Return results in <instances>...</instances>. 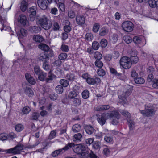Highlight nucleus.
<instances>
[{"label":"nucleus","instance_id":"34","mask_svg":"<svg viewBox=\"0 0 158 158\" xmlns=\"http://www.w3.org/2000/svg\"><path fill=\"white\" fill-rule=\"evenodd\" d=\"M134 81L136 84H142L145 82L144 79L141 77H137L134 79Z\"/></svg>","mask_w":158,"mask_h":158},{"label":"nucleus","instance_id":"4","mask_svg":"<svg viewBox=\"0 0 158 158\" xmlns=\"http://www.w3.org/2000/svg\"><path fill=\"white\" fill-rule=\"evenodd\" d=\"M120 64L124 69H127L131 67L132 63L129 57L124 56L122 57L120 60Z\"/></svg>","mask_w":158,"mask_h":158},{"label":"nucleus","instance_id":"54","mask_svg":"<svg viewBox=\"0 0 158 158\" xmlns=\"http://www.w3.org/2000/svg\"><path fill=\"white\" fill-rule=\"evenodd\" d=\"M94 64L96 67L99 68H102L103 66V63L100 60H97L95 62Z\"/></svg>","mask_w":158,"mask_h":158},{"label":"nucleus","instance_id":"1","mask_svg":"<svg viewBox=\"0 0 158 158\" xmlns=\"http://www.w3.org/2000/svg\"><path fill=\"white\" fill-rule=\"evenodd\" d=\"M37 23L45 30L50 29L52 26L51 20L47 16L43 15L41 17L37 18Z\"/></svg>","mask_w":158,"mask_h":158},{"label":"nucleus","instance_id":"15","mask_svg":"<svg viewBox=\"0 0 158 158\" xmlns=\"http://www.w3.org/2000/svg\"><path fill=\"white\" fill-rule=\"evenodd\" d=\"M29 30L33 34L39 33L41 30V27L38 26H31L29 27Z\"/></svg>","mask_w":158,"mask_h":158},{"label":"nucleus","instance_id":"12","mask_svg":"<svg viewBox=\"0 0 158 158\" xmlns=\"http://www.w3.org/2000/svg\"><path fill=\"white\" fill-rule=\"evenodd\" d=\"M76 21L77 24L79 25L82 26L85 23V19L83 15H78L76 16Z\"/></svg>","mask_w":158,"mask_h":158},{"label":"nucleus","instance_id":"44","mask_svg":"<svg viewBox=\"0 0 158 158\" xmlns=\"http://www.w3.org/2000/svg\"><path fill=\"white\" fill-rule=\"evenodd\" d=\"M100 45L99 43L96 41H94L92 43V47L94 50H98L100 47Z\"/></svg>","mask_w":158,"mask_h":158},{"label":"nucleus","instance_id":"28","mask_svg":"<svg viewBox=\"0 0 158 158\" xmlns=\"http://www.w3.org/2000/svg\"><path fill=\"white\" fill-rule=\"evenodd\" d=\"M0 22L2 25L3 28H1V31L5 29V30H6L5 25L6 24L7 20L4 17H2V16L0 17Z\"/></svg>","mask_w":158,"mask_h":158},{"label":"nucleus","instance_id":"51","mask_svg":"<svg viewBox=\"0 0 158 158\" xmlns=\"http://www.w3.org/2000/svg\"><path fill=\"white\" fill-rule=\"evenodd\" d=\"M68 57V55L65 53H61L58 56V58L60 60H65Z\"/></svg>","mask_w":158,"mask_h":158},{"label":"nucleus","instance_id":"47","mask_svg":"<svg viewBox=\"0 0 158 158\" xmlns=\"http://www.w3.org/2000/svg\"><path fill=\"white\" fill-rule=\"evenodd\" d=\"M52 29L54 31H59L60 26L59 23L56 22H55L52 27Z\"/></svg>","mask_w":158,"mask_h":158},{"label":"nucleus","instance_id":"42","mask_svg":"<svg viewBox=\"0 0 158 158\" xmlns=\"http://www.w3.org/2000/svg\"><path fill=\"white\" fill-rule=\"evenodd\" d=\"M107 41L105 39H102L100 43V46L102 48H106L107 45Z\"/></svg>","mask_w":158,"mask_h":158},{"label":"nucleus","instance_id":"52","mask_svg":"<svg viewBox=\"0 0 158 158\" xmlns=\"http://www.w3.org/2000/svg\"><path fill=\"white\" fill-rule=\"evenodd\" d=\"M42 67L46 71H48L50 70V66L47 61L43 62Z\"/></svg>","mask_w":158,"mask_h":158},{"label":"nucleus","instance_id":"22","mask_svg":"<svg viewBox=\"0 0 158 158\" xmlns=\"http://www.w3.org/2000/svg\"><path fill=\"white\" fill-rule=\"evenodd\" d=\"M56 77V76L50 71L48 74V77L45 79V81L46 82H51Z\"/></svg>","mask_w":158,"mask_h":158},{"label":"nucleus","instance_id":"60","mask_svg":"<svg viewBox=\"0 0 158 158\" xmlns=\"http://www.w3.org/2000/svg\"><path fill=\"white\" fill-rule=\"evenodd\" d=\"M8 137L7 134L5 133H2L0 134V139L2 141L7 140Z\"/></svg>","mask_w":158,"mask_h":158},{"label":"nucleus","instance_id":"32","mask_svg":"<svg viewBox=\"0 0 158 158\" xmlns=\"http://www.w3.org/2000/svg\"><path fill=\"white\" fill-rule=\"evenodd\" d=\"M81 129V127L80 124H75L72 127V130L73 132L76 133L79 132Z\"/></svg>","mask_w":158,"mask_h":158},{"label":"nucleus","instance_id":"59","mask_svg":"<svg viewBox=\"0 0 158 158\" xmlns=\"http://www.w3.org/2000/svg\"><path fill=\"white\" fill-rule=\"evenodd\" d=\"M131 77L134 79L138 77V74L136 72L135 70L134 69L132 70L131 73Z\"/></svg>","mask_w":158,"mask_h":158},{"label":"nucleus","instance_id":"63","mask_svg":"<svg viewBox=\"0 0 158 158\" xmlns=\"http://www.w3.org/2000/svg\"><path fill=\"white\" fill-rule=\"evenodd\" d=\"M123 38L124 41L127 44H129L132 41V38L129 36H125Z\"/></svg>","mask_w":158,"mask_h":158},{"label":"nucleus","instance_id":"35","mask_svg":"<svg viewBox=\"0 0 158 158\" xmlns=\"http://www.w3.org/2000/svg\"><path fill=\"white\" fill-rule=\"evenodd\" d=\"M45 52V55L46 56V59L49 60V57H52L54 56L53 51L52 49L49 48V49L46 51Z\"/></svg>","mask_w":158,"mask_h":158},{"label":"nucleus","instance_id":"48","mask_svg":"<svg viewBox=\"0 0 158 158\" xmlns=\"http://www.w3.org/2000/svg\"><path fill=\"white\" fill-rule=\"evenodd\" d=\"M85 39L89 41H91L93 39V36L91 33H87L85 35Z\"/></svg>","mask_w":158,"mask_h":158},{"label":"nucleus","instance_id":"62","mask_svg":"<svg viewBox=\"0 0 158 158\" xmlns=\"http://www.w3.org/2000/svg\"><path fill=\"white\" fill-rule=\"evenodd\" d=\"M100 27V25L98 23H95L94 24L93 28V31L95 32H97L98 30L99 29Z\"/></svg>","mask_w":158,"mask_h":158},{"label":"nucleus","instance_id":"49","mask_svg":"<svg viewBox=\"0 0 158 158\" xmlns=\"http://www.w3.org/2000/svg\"><path fill=\"white\" fill-rule=\"evenodd\" d=\"M55 90L56 92L58 94L62 93L64 91L63 86L61 85H58L56 87Z\"/></svg>","mask_w":158,"mask_h":158},{"label":"nucleus","instance_id":"30","mask_svg":"<svg viewBox=\"0 0 158 158\" xmlns=\"http://www.w3.org/2000/svg\"><path fill=\"white\" fill-rule=\"evenodd\" d=\"M85 130L88 134L91 135L94 132V129L92 126L87 125L85 127Z\"/></svg>","mask_w":158,"mask_h":158},{"label":"nucleus","instance_id":"36","mask_svg":"<svg viewBox=\"0 0 158 158\" xmlns=\"http://www.w3.org/2000/svg\"><path fill=\"white\" fill-rule=\"evenodd\" d=\"M60 83L63 87H66L69 85V82L67 79H61L60 81Z\"/></svg>","mask_w":158,"mask_h":158},{"label":"nucleus","instance_id":"58","mask_svg":"<svg viewBox=\"0 0 158 158\" xmlns=\"http://www.w3.org/2000/svg\"><path fill=\"white\" fill-rule=\"evenodd\" d=\"M60 48L64 52H67L69 51L68 46L63 44L61 45Z\"/></svg>","mask_w":158,"mask_h":158},{"label":"nucleus","instance_id":"19","mask_svg":"<svg viewBox=\"0 0 158 158\" xmlns=\"http://www.w3.org/2000/svg\"><path fill=\"white\" fill-rule=\"evenodd\" d=\"M66 78L70 81H73L77 78V77L73 73H69L66 75Z\"/></svg>","mask_w":158,"mask_h":158},{"label":"nucleus","instance_id":"41","mask_svg":"<svg viewBox=\"0 0 158 158\" xmlns=\"http://www.w3.org/2000/svg\"><path fill=\"white\" fill-rule=\"evenodd\" d=\"M120 112L122 115L127 118H130L131 116V114L127 111L121 110Z\"/></svg>","mask_w":158,"mask_h":158},{"label":"nucleus","instance_id":"46","mask_svg":"<svg viewBox=\"0 0 158 158\" xmlns=\"http://www.w3.org/2000/svg\"><path fill=\"white\" fill-rule=\"evenodd\" d=\"M94 57L97 60H100L102 59V54L99 52L96 51L94 53Z\"/></svg>","mask_w":158,"mask_h":158},{"label":"nucleus","instance_id":"50","mask_svg":"<svg viewBox=\"0 0 158 158\" xmlns=\"http://www.w3.org/2000/svg\"><path fill=\"white\" fill-rule=\"evenodd\" d=\"M110 73L113 74L114 75H115L117 77H121V76L122 74L120 73H118L117 72V71L114 68H111L110 69Z\"/></svg>","mask_w":158,"mask_h":158},{"label":"nucleus","instance_id":"6","mask_svg":"<svg viewBox=\"0 0 158 158\" xmlns=\"http://www.w3.org/2000/svg\"><path fill=\"white\" fill-rule=\"evenodd\" d=\"M122 27L124 31L127 32H130L133 31L134 25L131 22L127 21L122 23Z\"/></svg>","mask_w":158,"mask_h":158},{"label":"nucleus","instance_id":"16","mask_svg":"<svg viewBox=\"0 0 158 158\" xmlns=\"http://www.w3.org/2000/svg\"><path fill=\"white\" fill-rule=\"evenodd\" d=\"M110 106L109 105H103L96 106H95L94 110L95 111L106 110L109 109Z\"/></svg>","mask_w":158,"mask_h":158},{"label":"nucleus","instance_id":"13","mask_svg":"<svg viewBox=\"0 0 158 158\" xmlns=\"http://www.w3.org/2000/svg\"><path fill=\"white\" fill-rule=\"evenodd\" d=\"M70 101L71 105L75 107L79 106L81 105L82 103L81 98L79 96L74 98Z\"/></svg>","mask_w":158,"mask_h":158},{"label":"nucleus","instance_id":"18","mask_svg":"<svg viewBox=\"0 0 158 158\" xmlns=\"http://www.w3.org/2000/svg\"><path fill=\"white\" fill-rule=\"evenodd\" d=\"M25 77L26 80L29 83L32 85H34L35 84V80L30 74L26 73L25 74Z\"/></svg>","mask_w":158,"mask_h":158},{"label":"nucleus","instance_id":"39","mask_svg":"<svg viewBox=\"0 0 158 158\" xmlns=\"http://www.w3.org/2000/svg\"><path fill=\"white\" fill-rule=\"evenodd\" d=\"M82 98L84 99H87L89 97V92L88 90L85 89L84 90L82 93Z\"/></svg>","mask_w":158,"mask_h":158},{"label":"nucleus","instance_id":"21","mask_svg":"<svg viewBox=\"0 0 158 158\" xmlns=\"http://www.w3.org/2000/svg\"><path fill=\"white\" fill-rule=\"evenodd\" d=\"M108 33V29L105 27H103L99 31V35L101 36H104L107 35Z\"/></svg>","mask_w":158,"mask_h":158},{"label":"nucleus","instance_id":"29","mask_svg":"<svg viewBox=\"0 0 158 158\" xmlns=\"http://www.w3.org/2000/svg\"><path fill=\"white\" fill-rule=\"evenodd\" d=\"M78 97L79 94L73 91L69 92L68 95V98L70 101Z\"/></svg>","mask_w":158,"mask_h":158},{"label":"nucleus","instance_id":"64","mask_svg":"<svg viewBox=\"0 0 158 158\" xmlns=\"http://www.w3.org/2000/svg\"><path fill=\"white\" fill-rule=\"evenodd\" d=\"M37 10V7L36 6H32L31 7H30L28 12L30 14H33V12L36 14V11Z\"/></svg>","mask_w":158,"mask_h":158},{"label":"nucleus","instance_id":"31","mask_svg":"<svg viewBox=\"0 0 158 158\" xmlns=\"http://www.w3.org/2000/svg\"><path fill=\"white\" fill-rule=\"evenodd\" d=\"M20 33L18 35L19 38H23L25 37L27 34V31L24 28H21L20 30Z\"/></svg>","mask_w":158,"mask_h":158},{"label":"nucleus","instance_id":"25","mask_svg":"<svg viewBox=\"0 0 158 158\" xmlns=\"http://www.w3.org/2000/svg\"><path fill=\"white\" fill-rule=\"evenodd\" d=\"M33 40L36 42L40 43L43 41L44 38L42 35H37L33 36Z\"/></svg>","mask_w":158,"mask_h":158},{"label":"nucleus","instance_id":"61","mask_svg":"<svg viewBox=\"0 0 158 158\" xmlns=\"http://www.w3.org/2000/svg\"><path fill=\"white\" fill-rule=\"evenodd\" d=\"M56 133V130H53L52 131L48 137V139H52L54 138L55 136Z\"/></svg>","mask_w":158,"mask_h":158},{"label":"nucleus","instance_id":"40","mask_svg":"<svg viewBox=\"0 0 158 158\" xmlns=\"http://www.w3.org/2000/svg\"><path fill=\"white\" fill-rule=\"evenodd\" d=\"M24 128L23 126L21 124H18L16 125L15 130L17 132H20Z\"/></svg>","mask_w":158,"mask_h":158},{"label":"nucleus","instance_id":"57","mask_svg":"<svg viewBox=\"0 0 158 158\" xmlns=\"http://www.w3.org/2000/svg\"><path fill=\"white\" fill-rule=\"evenodd\" d=\"M128 122L129 124V127L130 130H132L134 127V126L135 124L134 122L131 119H128Z\"/></svg>","mask_w":158,"mask_h":158},{"label":"nucleus","instance_id":"7","mask_svg":"<svg viewBox=\"0 0 158 158\" xmlns=\"http://www.w3.org/2000/svg\"><path fill=\"white\" fill-rule=\"evenodd\" d=\"M73 144L72 143H68L64 147L61 149H59L56 150L52 152V156L53 157H55L57 156L59 154H62L65 151L67 150L69 148H71L73 146Z\"/></svg>","mask_w":158,"mask_h":158},{"label":"nucleus","instance_id":"11","mask_svg":"<svg viewBox=\"0 0 158 158\" xmlns=\"http://www.w3.org/2000/svg\"><path fill=\"white\" fill-rule=\"evenodd\" d=\"M38 6L43 10H46L48 6V4L46 0H37Z\"/></svg>","mask_w":158,"mask_h":158},{"label":"nucleus","instance_id":"33","mask_svg":"<svg viewBox=\"0 0 158 158\" xmlns=\"http://www.w3.org/2000/svg\"><path fill=\"white\" fill-rule=\"evenodd\" d=\"M38 76L39 80L42 81H45L46 77L47 76L46 73L43 71Z\"/></svg>","mask_w":158,"mask_h":158},{"label":"nucleus","instance_id":"20","mask_svg":"<svg viewBox=\"0 0 158 158\" xmlns=\"http://www.w3.org/2000/svg\"><path fill=\"white\" fill-rule=\"evenodd\" d=\"M64 30L66 33H69L72 30L71 26H70V22L68 20L66 21L64 27Z\"/></svg>","mask_w":158,"mask_h":158},{"label":"nucleus","instance_id":"24","mask_svg":"<svg viewBox=\"0 0 158 158\" xmlns=\"http://www.w3.org/2000/svg\"><path fill=\"white\" fill-rule=\"evenodd\" d=\"M38 48L40 49L45 52L49 50L50 48L48 45L44 43H40L38 46Z\"/></svg>","mask_w":158,"mask_h":158},{"label":"nucleus","instance_id":"14","mask_svg":"<svg viewBox=\"0 0 158 158\" xmlns=\"http://www.w3.org/2000/svg\"><path fill=\"white\" fill-rule=\"evenodd\" d=\"M18 22L22 26H24L27 22L26 16L23 14L20 15L18 18Z\"/></svg>","mask_w":158,"mask_h":158},{"label":"nucleus","instance_id":"3","mask_svg":"<svg viewBox=\"0 0 158 158\" xmlns=\"http://www.w3.org/2000/svg\"><path fill=\"white\" fill-rule=\"evenodd\" d=\"M73 146V151L76 153L80 154L82 156H84L85 155V151L86 150V147L83 145L81 144H74V143Z\"/></svg>","mask_w":158,"mask_h":158},{"label":"nucleus","instance_id":"27","mask_svg":"<svg viewBox=\"0 0 158 158\" xmlns=\"http://www.w3.org/2000/svg\"><path fill=\"white\" fill-rule=\"evenodd\" d=\"M25 93L28 97H32L34 95V93L32 90L29 87H26L25 90Z\"/></svg>","mask_w":158,"mask_h":158},{"label":"nucleus","instance_id":"23","mask_svg":"<svg viewBox=\"0 0 158 158\" xmlns=\"http://www.w3.org/2000/svg\"><path fill=\"white\" fill-rule=\"evenodd\" d=\"M28 6V3L25 1L23 0L21 4L20 9L23 12L25 11L27 9Z\"/></svg>","mask_w":158,"mask_h":158},{"label":"nucleus","instance_id":"45","mask_svg":"<svg viewBox=\"0 0 158 158\" xmlns=\"http://www.w3.org/2000/svg\"><path fill=\"white\" fill-rule=\"evenodd\" d=\"M129 58L130 59V61L132 63V64L136 63L139 60V58L137 56H130Z\"/></svg>","mask_w":158,"mask_h":158},{"label":"nucleus","instance_id":"56","mask_svg":"<svg viewBox=\"0 0 158 158\" xmlns=\"http://www.w3.org/2000/svg\"><path fill=\"white\" fill-rule=\"evenodd\" d=\"M97 73L98 75L100 76H103L106 74L105 71L101 68H99L98 69Z\"/></svg>","mask_w":158,"mask_h":158},{"label":"nucleus","instance_id":"43","mask_svg":"<svg viewBox=\"0 0 158 158\" xmlns=\"http://www.w3.org/2000/svg\"><path fill=\"white\" fill-rule=\"evenodd\" d=\"M46 56L45 53L44 54H40L38 56V59L40 61L45 62L49 60L48 59H46Z\"/></svg>","mask_w":158,"mask_h":158},{"label":"nucleus","instance_id":"2","mask_svg":"<svg viewBox=\"0 0 158 158\" xmlns=\"http://www.w3.org/2000/svg\"><path fill=\"white\" fill-rule=\"evenodd\" d=\"M106 118L110 119L113 118L111 124L115 125H117L118 123V120L120 118V115L118 111L116 110H114L106 113Z\"/></svg>","mask_w":158,"mask_h":158},{"label":"nucleus","instance_id":"53","mask_svg":"<svg viewBox=\"0 0 158 158\" xmlns=\"http://www.w3.org/2000/svg\"><path fill=\"white\" fill-rule=\"evenodd\" d=\"M39 116V115L38 113L35 112L32 114L30 119L32 120H38Z\"/></svg>","mask_w":158,"mask_h":158},{"label":"nucleus","instance_id":"8","mask_svg":"<svg viewBox=\"0 0 158 158\" xmlns=\"http://www.w3.org/2000/svg\"><path fill=\"white\" fill-rule=\"evenodd\" d=\"M131 92V90L130 88L127 89L123 92L121 91H118V97L120 99L125 102L127 97L130 94Z\"/></svg>","mask_w":158,"mask_h":158},{"label":"nucleus","instance_id":"26","mask_svg":"<svg viewBox=\"0 0 158 158\" xmlns=\"http://www.w3.org/2000/svg\"><path fill=\"white\" fill-rule=\"evenodd\" d=\"M73 141L75 142H80L82 139V137L81 134L78 133L75 134L73 136Z\"/></svg>","mask_w":158,"mask_h":158},{"label":"nucleus","instance_id":"17","mask_svg":"<svg viewBox=\"0 0 158 158\" xmlns=\"http://www.w3.org/2000/svg\"><path fill=\"white\" fill-rule=\"evenodd\" d=\"M105 116H106V114H102L101 115L99 116L97 118V120L99 124L101 126H103L105 124L106 122Z\"/></svg>","mask_w":158,"mask_h":158},{"label":"nucleus","instance_id":"55","mask_svg":"<svg viewBox=\"0 0 158 158\" xmlns=\"http://www.w3.org/2000/svg\"><path fill=\"white\" fill-rule=\"evenodd\" d=\"M31 110L28 106H26L24 107L22 110V112L23 114H28L31 111Z\"/></svg>","mask_w":158,"mask_h":158},{"label":"nucleus","instance_id":"10","mask_svg":"<svg viewBox=\"0 0 158 158\" xmlns=\"http://www.w3.org/2000/svg\"><path fill=\"white\" fill-rule=\"evenodd\" d=\"M140 113L143 116L149 117L154 114V111L153 109H147L140 110Z\"/></svg>","mask_w":158,"mask_h":158},{"label":"nucleus","instance_id":"9","mask_svg":"<svg viewBox=\"0 0 158 158\" xmlns=\"http://www.w3.org/2000/svg\"><path fill=\"white\" fill-rule=\"evenodd\" d=\"M101 80L100 78L96 77H89L87 80V82L89 85H94L100 82Z\"/></svg>","mask_w":158,"mask_h":158},{"label":"nucleus","instance_id":"38","mask_svg":"<svg viewBox=\"0 0 158 158\" xmlns=\"http://www.w3.org/2000/svg\"><path fill=\"white\" fill-rule=\"evenodd\" d=\"M34 73L37 75L43 71L40 67L38 65H35L34 68Z\"/></svg>","mask_w":158,"mask_h":158},{"label":"nucleus","instance_id":"5","mask_svg":"<svg viewBox=\"0 0 158 158\" xmlns=\"http://www.w3.org/2000/svg\"><path fill=\"white\" fill-rule=\"evenodd\" d=\"M23 145L19 144L12 148L6 150V152L8 153L12 154L13 155L19 154L23 149Z\"/></svg>","mask_w":158,"mask_h":158},{"label":"nucleus","instance_id":"37","mask_svg":"<svg viewBox=\"0 0 158 158\" xmlns=\"http://www.w3.org/2000/svg\"><path fill=\"white\" fill-rule=\"evenodd\" d=\"M143 38V37H142L135 36L133 39V40L135 43L138 44L141 43Z\"/></svg>","mask_w":158,"mask_h":158}]
</instances>
